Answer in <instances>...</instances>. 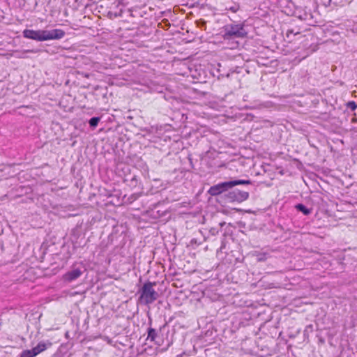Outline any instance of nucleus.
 I'll list each match as a JSON object with an SVG mask.
<instances>
[{
	"instance_id": "nucleus-13",
	"label": "nucleus",
	"mask_w": 357,
	"mask_h": 357,
	"mask_svg": "<svg viewBox=\"0 0 357 357\" xmlns=\"http://www.w3.org/2000/svg\"><path fill=\"white\" fill-rule=\"evenodd\" d=\"M266 259V254L265 253H263V254H260L259 257H258V261H265Z\"/></svg>"
},
{
	"instance_id": "nucleus-14",
	"label": "nucleus",
	"mask_w": 357,
	"mask_h": 357,
	"mask_svg": "<svg viewBox=\"0 0 357 357\" xmlns=\"http://www.w3.org/2000/svg\"><path fill=\"white\" fill-rule=\"evenodd\" d=\"M238 9H239V6H238V5H235L229 8V10L232 11L233 13H236Z\"/></svg>"
},
{
	"instance_id": "nucleus-10",
	"label": "nucleus",
	"mask_w": 357,
	"mask_h": 357,
	"mask_svg": "<svg viewBox=\"0 0 357 357\" xmlns=\"http://www.w3.org/2000/svg\"><path fill=\"white\" fill-rule=\"evenodd\" d=\"M46 349V344L43 342H40L36 347H33V349L35 350L37 355L45 351Z\"/></svg>"
},
{
	"instance_id": "nucleus-16",
	"label": "nucleus",
	"mask_w": 357,
	"mask_h": 357,
	"mask_svg": "<svg viewBox=\"0 0 357 357\" xmlns=\"http://www.w3.org/2000/svg\"><path fill=\"white\" fill-rule=\"evenodd\" d=\"M210 231H211V232L212 233V234H213V235H215L216 233H218V231H216V230H215V229H213H213H211Z\"/></svg>"
},
{
	"instance_id": "nucleus-2",
	"label": "nucleus",
	"mask_w": 357,
	"mask_h": 357,
	"mask_svg": "<svg viewBox=\"0 0 357 357\" xmlns=\"http://www.w3.org/2000/svg\"><path fill=\"white\" fill-rule=\"evenodd\" d=\"M251 184L250 180L237 179L234 181H225L211 186L208 192L211 196H217L221 193L227 191L237 185H249Z\"/></svg>"
},
{
	"instance_id": "nucleus-7",
	"label": "nucleus",
	"mask_w": 357,
	"mask_h": 357,
	"mask_svg": "<svg viewBox=\"0 0 357 357\" xmlns=\"http://www.w3.org/2000/svg\"><path fill=\"white\" fill-rule=\"evenodd\" d=\"M295 208L297 211L303 213L304 215H307L311 213L312 208H307L303 204H298L295 206Z\"/></svg>"
},
{
	"instance_id": "nucleus-15",
	"label": "nucleus",
	"mask_w": 357,
	"mask_h": 357,
	"mask_svg": "<svg viewBox=\"0 0 357 357\" xmlns=\"http://www.w3.org/2000/svg\"><path fill=\"white\" fill-rule=\"evenodd\" d=\"M38 52V50H27L24 51V52H31V53H36Z\"/></svg>"
},
{
	"instance_id": "nucleus-6",
	"label": "nucleus",
	"mask_w": 357,
	"mask_h": 357,
	"mask_svg": "<svg viewBox=\"0 0 357 357\" xmlns=\"http://www.w3.org/2000/svg\"><path fill=\"white\" fill-rule=\"evenodd\" d=\"M82 274V271L79 268H73L68 271L63 276V278L67 282H72L79 278Z\"/></svg>"
},
{
	"instance_id": "nucleus-12",
	"label": "nucleus",
	"mask_w": 357,
	"mask_h": 357,
	"mask_svg": "<svg viewBox=\"0 0 357 357\" xmlns=\"http://www.w3.org/2000/svg\"><path fill=\"white\" fill-rule=\"evenodd\" d=\"M347 105L351 111H354L357 108V105L354 101L348 102Z\"/></svg>"
},
{
	"instance_id": "nucleus-3",
	"label": "nucleus",
	"mask_w": 357,
	"mask_h": 357,
	"mask_svg": "<svg viewBox=\"0 0 357 357\" xmlns=\"http://www.w3.org/2000/svg\"><path fill=\"white\" fill-rule=\"evenodd\" d=\"M155 284V282H147L144 284L140 290L139 298L146 305L153 303L158 297V292H156L153 288Z\"/></svg>"
},
{
	"instance_id": "nucleus-11",
	"label": "nucleus",
	"mask_w": 357,
	"mask_h": 357,
	"mask_svg": "<svg viewBox=\"0 0 357 357\" xmlns=\"http://www.w3.org/2000/svg\"><path fill=\"white\" fill-rule=\"evenodd\" d=\"M100 121V117L95 116V117H92L89 120V123L91 128H94L98 126Z\"/></svg>"
},
{
	"instance_id": "nucleus-18",
	"label": "nucleus",
	"mask_w": 357,
	"mask_h": 357,
	"mask_svg": "<svg viewBox=\"0 0 357 357\" xmlns=\"http://www.w3.org/2000/svg\"><path fill=\"white\" fill-rule=\"evenodd\" d=\"M224 225H225V222H221V223H220V225L221 227H222Z\"/></svg>"
},
{
	"instance_id": "nucleus-5",
	"label": "nucleus",
	"mask_w": 357,
	"mask_h": 357,
	"mask_svg": "<svg viewBox=\"0 0 357 357\" xmlns=\"http://www.w3.org/2000/svg\"><path fill=\"white\" fill-rule=\"evenodd\" d=\"M227 198L230 202H241L246 200L249 197L248 192L240 190H234L229 191L227 195Z\"/></svg>"
},
{
	"instance_id": "nucleus-9",
	"label": "nucleus",
	"mask_w": 357,
	"mask_h": 357,
	"mask_svg": "<svg viewBox=\"0 0 357 357\" xmlns=\"http://www.w3.org/2000/svg\"><path fill=\"white\" fill-rule=\"evenodd\" d=\"M36 356H37V354L33 348L31 349L24 350L20 354V357H35Z\"/></svg>"
},
{
	"instance_id": "nucleus-17",
	"label": "nucleus",
	"mask_w": 357,
	"mask_h": 357,
	"mask_svg": "<svg viewBox=\"0 0 357 357\" xmlns=\"http://www.w3.org/2000/svg\"><path fill=\"white\" fill-rule=\"evenodd\" d=\"M290 33H294L293 30H288L287 33V37H289Z\"/></svg>"
},
{
	"instance_id": "nucleus-8",
	"label": "nucleus",
	"mask_w": 357,
	"mask_h": 357,
	"mask_svg": "<svg viewBox=\"0 0 357 357\" xmlns=\"http://www.w3.org/2000/svg\"><path fill=\"white\" fill-rule=\"evenodd\" d=\"M147 333H148L147 340H149L151 342H154L155 340V338L158 336V333H157L155 329L150 327L148 328Z\"/></svg>"
},
{
	"instance_id": "nucleus-4",
	"label": "nucleus",
	"mask_w": 357,
	"mask_h": 357,
	"mask_svg": "<svg viewBox=\"0 0 357 357\" xmlns=\"http://www.w3.org/2000/svg\"><path fill=\"white\" fill-rule=\"evenodd\" d=\"M225 38H244L247 36V32L244 29L243 24H229L224 26Z\"/></svg>"
},
{
	"instance_id": "nucleus-1",
	"label": "nucleus",
	"mask_w": 357,
	"mask_h": 357,
	"mask_svg": "<svg viewBox=\"0 0 357 357\" xmlns=\"http://www.w3.org/2000/svg\"><path fill=\"white\" fill-rule=\"evenodd\" d=\"M22 33L24 38L32 39L37 41L59 40L65 36V31L59 29H55L52 30L24 29Z\"/></svg>"
}]
</instances>
